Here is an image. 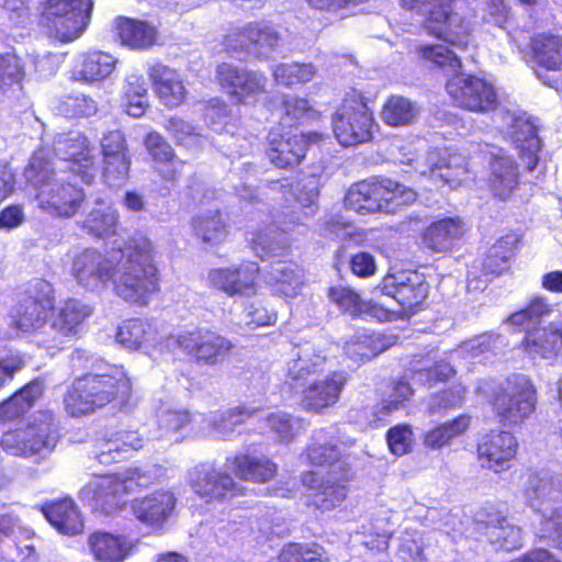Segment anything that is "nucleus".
Returning a JSON list of instances; mask_svg holds the SVG:
<instances>
[{
  "instance_id": "1",
  "label": "nucleus",
  "mask_w": 562,
  "mask_h": 562,
  "mask_svg": "<svg viewBox=\"0 0 562 562\" xmlns=\"http://www.w3.org/2000/svg\"><path fill=\"white\" fill-rule=\"evenodd\" d=\"M71 274L78 285L100 293L110 286L123 301L145 306L160 289V273L151 240L136 233L123 246L104 254L85 249L72 260Z\"/></svg>"
},
{
  "instance_id": "2",
  "label": "nucleus",
  "mask_w": 562,
  "mask_h": 562,
  "mask_svg": "<svg viewBox=\"0 0 562 562\" xmlns=\"http://www.w3.org/2000/svg\"><path fill=\"white\" fill-rule=\"evenodd\" d=\"M415 52L419 60L438 66L447 72H458L461 68L460 57L445 44H418ZM446 89L454 103L464 110L487 113L497 106L495 88L480 77L456 74L447 81Z\"/></svg>"
},
{
  "instance_id": "3",
  "label": "nucleus",
  "mask_w": 562,
  "mask_h": 562,
  "mask_svg": "<svg viewBox=\"0 0 562 562\" xmlns=\"http://www.w3.org/2000/svg\"><path fill=\"white\" fill-rule=\"evenodd\" d=\"M24 177L35 192L38 207L50 215L72 217L85 201L83 191L68 180L65 170L53 166L43 149L33 154Z\"/></svg>"
},
{
  "instance_id": "4",
  "label": "nucleus",
  "mask_w": 562,
  "mask_h": 562,
  "mask_svg": "<svg viewBox=\"0 0 562 562\" xmlns=\"http://www.w3.org/2000/svg\"><path fill=\"white\" fill-rule=\"evenodd\" d=\"M132 383L122 370L113 374H87L77 379L64 403L71 416H81L116 402L124 405L131 395Z\"/></svg>"
},
{
  "instance_id": "5",
  "label": "nucleus",
  "mask_w": 562,
  "mask_h": 562,
  "mask_svg": "<svg viewBox=\"0 0 562 562\" xmlns=\"http://www.w3.org/2000/svg\"><path fill=\"white\" fill-rule=\"evenodd\" d=\"M159 469L130 468L122 472L97 477L81 490V498L92 508L110 515L126 503V496L154 481Z\"/></svg>"
},
{
  "instance_id": "6",
  "label": "nucleus",
  "mask_w": 562,
  "mask_h": 562,
  "mask_svg": "<svg viewBox=\"0 0 562 562\" xmlns=\"http://www.w3.org/2000/svg\"><path fill=\"white\" fill-rule=\"evenodd\" d=\"M525 496L540 516L538 536L557 542L562 549V475L530 476Z\"/></svg>"
},
{
  "instance_id": "7",
  "label": "nucleus",
  "mask_w": 562,
  "mask_h": 562,
  "mask_svg": "<svg viewBox=\"0 0 562 562\" xmlns=\"http://www.w3.org/2000/svg\"><path fill=\"white\" fill-rule=\"evenodd\" d=\"M537 387L529 375L513 373L502 381L494 392L491 404L504 426L525 423L536 411Z\"/></svg>"
},
{
  "instance_id": "8",
  "label": "nucleus",
  "mask_w": 562,
  "mask_h": 562,
  "mask_svg": "<svg viewBox=\"0 0 562 562\" xmlns=\"http://www.w3.org/2000/svg\"><path fill=\"white\" fill-rule=\"evenodd\" d=\"M58 438L53 413L37 412L26 427L3 434L1 447L12 456L26 458L52 452Z\"/></svg>"
},
{
  "instance_id": "9",
  "label": "nucleus",
  "mask_w": 562,
  "mask_h": 562,
  "mask_svg": "<svg viewBox=\"0 0 562 562\" xmlns=\"http://www.w3.org/2000/svg\"><path fill=\"white\" fill-rule=\"evenodd\" d=\"M92 8V0H46L41 22L49 36L69 43L86 31Z\"/></svg>"
},
{
  "instance_id": "10",
  "label": "nucleus",
  "mask_w": 562,
  "mask_h": 562,
  "mask_svg": "<svg viewBox=\"0 0 562 562\" xmlns=\"http://www.w3.org/2000/svg\"><path fill=\"white\" fill-rule=\"evenodd\" d=\"M404 2L408 4L406 0ZM461 2L462 0H412L409 7L419 9L428 15L426 27L429 33L458 48H463L468 45L472 24L454 11Z\"/></svg>"
},
{
  "instance_id": "11",
  "label": "nucleus",
  "mask_w": 562,
  "mask_h": 562,
  "mask_svg": "<svg viewBox=\"0 0 562 562\" xmlns=\"http://www.w3.org/2000/svg\"><path fill=\"white\" fill-rule=\"evenodd\" d=\"M333 125L342 146H353L371 139L373 116L361 94L352 91L346 95L334 116Z\"/></svg>"
},
{
  "instance_id": "12",
  "label": "nucleus",
  "mask_w": 562,
  "mask_h": 562,
  "mask_svg": "<svg viewBox=\"0 0 562 562\" xmlns=\"http://www.w3.org/2000/svg\"><path fill=\"white\" fill-rule=\"evenodd\" d=\"M166 347L171 350L178 347L196 361L214 366L224 360L234 345L228 338L215 331L198 329L167 337Z\"/></svg>"
},
{
  "instance_id": "13",
  "label": "nucleus",
  "mask_w": 562,
  "mask_h": 562,
  "mask_svg": "<svg viewBox=\"0 0 562 562\" xmlns=\"http://www.w3.org/2000/svg\"><path fill=\"white\" fill-rule=\"evenodd\" d=\"M188 484L206 503H221L239 492L232 475L212 462H201L188 471Z\"/></svg>"
},
{
  "instance_id": "14",
  "label": "nucleus",
  "mask_w": 562,
  "mask_h": 562,
  "mask_svg": "<svg viewBox=\"0 0 562 562\" xmlns=\"http://www.w3.org/2000/svg\"><path fill=\"white\" fill-rule=\"evenodd\" d=\"M54 151L61 160L69 164L70 172L83 182L91 183L97 175L94 148L86 136L72 132L60 134L54 140Z\"/></svg>"
},
{
  "instance_id": "15",
  "label": "nucleus",
  "mask_w": 562,
  "mask_h": 562,
  "mask_svg": "<svg viewBox=\"0 0 562 562\" xmlns=\"http://www.w3.org/2000/svg\"><path fill=\"white\" fill-rule=\"evenodd\" d=\"M317 133H281L280 128H273L268 134L267 154L270 161L279 168L299 165L305 157L307 146L318 142Z\"/></svg>"
},
{
  "instance_id": "16",
  "label": "nucleus",
  "mask_w": 562,
  "mask_h": 562,
  "mask_svg": "<svg viewBox=\"0 0 562 562\" xmlns=\"http://www.w3.org/2000/svg\"><path fill=\"white\" fill-rule=\"evenodd\" d=\"M92 311L90 305L79 300L70 299L66 301L53 314L50 324L52 339L43 342L48 348H61L65 342L79 337Z\"/></svg>"
},
{
  "instance_id": "17",
  "label": "nucleus",
  "mask_w": 562,
  "mask_h": 562,
  "mask_svg": "<svg viewBox=\"0 0 562 562\" xmlns=\"http://www.w3.org/2000/svg\"><path fill=\"white\" fill-rule=\"evenodd\" d=\"M258 273L259 267L256 262H246L238 267L214 268L207 273V282L228 296H250L257 293Z\"/></svg>"
},
{
  "instance_id": "18",
  "label": "nucleus",
  "mask_w": 562,
  "mask_h": 562,
  "mask_svg": "<svg viewBox=\"0 0 562 562\" xmlns=\"http://www.w3.org/2000/svg\"><path fill=\"white\" fill-rule=\"evenodd\" d=\"M382 291L393 297L404 310L413 311L424 302L428 294V284L424 274L405 270L387 274L383 281Z\"/></svg>"
},
{
  "instance_id": "19",
  "label": "nucleus",
  "mask_w": 562,
  "mask_h": 562,
  "mask_svg": "<svg viewBox=\"0 0 562 562\" xmlns=\"http://www.w3.org/2000/svg\"><path fill=\"white\" fill-rule=\"evenodd\" d=\"M516 437L505 430H492L480 439L477 456L483 468L499 473L509 468V462L517 453Z\"/></svg>"
},
{
  "instance_id": "20",
  "label": "nucleus",
  "mask_w": 562,
  "mask_h": 562,
  "mask_svg": "<svg viewBox=\"0 0 562 562\" xmlns=\"http://www.w3.org/2000/svg\"><path fill=\"white\" fill-rule=\"evenodd\" d=\"M349 480V472L335 473L334 470H330L321 481L314 472H306L302 476L303 485L312 491L313 505L322 510H331L346 499Z\"/></svg>"
},
{
  "instance_id": "21",
  "label": "nucleus",
  "mask_w": 562,
  "mask_h": 562,
  "mask_svg": "<svg viewBox=\"0 0 562 562\" xmlns=\"http://www.w3.org/2000/svg\"><path fill=\"white\" fill-rule=\"evenodd\" d=\"M216 76L221 86L238 102L256 100L258 95L266 92L267 77L261 72L223 63L217 67Z\"/></svg>"
},
{
  "instance_id": "22",
  "label": "nucleus",
  "mask_w": 562,
  "mask_h": 562,
  "mask_svg": "<svg viewBox=\"0 0 562 562\" xmlns=\"http://www.w3.org/2000/svg\"><path fill=\"white\" fill-rule=\"evenodd\" d=\"M299 224H301L300 216L289 212L283 215V218L276 220L273 225L260 226L248 232L247 240L260 258L278 255L286 246V240L279 232L283 234L292 232Z\"/></svg>"
},
{
  "instance_id": "23",
  "label": "nucleus",
  "mask_w": 562,
  "mask_h": 562,
  "mask_svg": "<svg viewBox=\"0 0 562 562\" xmlns=\"http://www.w3.org/2000/svg\"><path fill=\"white\" fill-rule=\"evenodd\" d=\"M165 335L158 331L157 325L145 319H130L117 329L116 340L128 349H144L146 353L153 350L169 351L166 347Z\"/></svg>"
},
{
  "instance_id": "24",
  "label": "nucleus",
  "mask_w": 562,
  "mask_h": 562,
  "mask_svg": "<svg viewBox=\"0 0 562 562\" xmlns=\"http://www.w3.org/2000/svg\"><path fill=\"white\" fill-rule=\"evenodd\" d=\"M347 380L346 373L334 371L323 379H313L307 382L301 400L302 407L310 412L319 413L333 406L339 400Z\"/></svg>"
},
{
  "instance_id": "25",
  "label": "nucleus",
  "mask_w": 562,
  "mask_h": 562,
  "mask_svg": "<svg viewBox=\"0 0 562 562\" xmlns=\"http://www.w3.org/2000/svg\"><path fill=\"white\" fill-rule=\"evenodd\" d=\"M481 151L490 159L491 190L502 200L509 198L518 186L517 165L502 148L494 145L486 143Z\"/></svg>"
},
{
  "instance_id": "26",
  "label": "nucleus",
  "mask_w": 562,
  "mask_h": 562,
  "mask_svg": "<svg viewBox=\"0 0 562 562\" xmlns=\"http://www.w3.org/2000/svg\"><path fill=\"white\" fill-rule=\"evenodd\" d=\"M416 169L422 175H429L451 186L461 183L469 172L467 159L460 154H451L448 150L428 153L425 164L417 161Z\"/></svg>"
},
{
  "instance_id": "27",
  "label": "nucleus",
  "mask_w": 562,
  "mask_h": 562,
  "mask_svg": "<svg viewBox=\"0 0 562 562\" xmlns=\"http://www.w3.org/2000/svg\"><path fill=\"white\" fill-rule=\"evenodd\" d=\"M177 499L170 491H156L145 497L135 498L132 504V513L135 518L145 526L160 529L171 516Z\"/></svg>"
},
{
  "instance_id": "28",
  "label": "nucleus",
  "mask_w": 562,
  "mask_h": 562,
  "mask_svg": "<svg viewBox=\"0 0 562 562\" xmlns=\"http://www.w3.org/2000/svg\"><path fill=\"white\" fill-rule=\"evenodd\" d=\"M33 531L21 525L13 515L0 516V542L8 548L5 559L11 562H32L34 546L29 543Z\"/></svg>"
},
{
  "instance_id": "29",
  "label": "nucleus",
  "mask_w": 562,
  "mask_h": 562,
  "mask_svg": "<svg viewBox=\"0 0 562 562\" xmlns=\"http://www.w3.org/2000/svg\"><path fill=\"white\" fill-rule=\"evenodd\" d=\"M326 356L311 344L297 346L286 362V382L292 386H304L313 375L324 370Z\"/></svg>"
},
{
  "instance_id": "30",
  "label": "nucleus",
  "mask_w": 562,
  "mask_h": 562,
  "mask_svg": "<svg viewBox=\"0 0 562 562\" xmlns=\"http://www.w3.org/2000/svg\"><path fill=\"white\" fill-rule=\"evenodd\" d=\"M147 75L162 104L176 108L184 102L188 91L183 77L178 70L161 63H155L148 67Z\"/></svg>"
},
{
  "instance_id": "31",
  "label": "nucleus",
  "mask_w": 562,
  "mask_h": 562,
  "mask_svg": "<svg viewBox=\"0 0 562 562\" xmlns=\"http://www.w3.org/2000/svg\"><path fill=\"white\" fill-rule=\"evenodd\" d=\"M504 123L507 125L506 134L522 155L528 158L527 165L531 170L537 166V153L540 149V139L537 135L535 124L525 114L505 113Z\"/></svg>"
},
{
  "instance_id": "32",
  "label": "nucleus",
  "mask_w": 562,
  "mask_h": 562,
  "mask_svg": "<svg viewBox=\"0 0 562 562\" xmlns=\"http://www.w3.org/2000/svg\"><path fill=\"white\" fill-rule=\"evenodd\" d=\"M117 60L110 54L92 50L78 55L70 70L72 81L94 83L110 77Z\"/></svg>"
},
{
  "instance_id": "33",
  "label": "nucleus",
  "mask_w": 562,
  "mask_h": 562,
  "mask_svg": "<svg viewBox=\"0 0 562 562\" xmlns=\"http://www.w3.org/2000/svg\"><path fill=\"white\" fill-rule=\"evenodd\" d=\"M225 465L236 477L251 482H267L276 476L278 470L277 464L266 456L244 452L227 457Z\"/></svg>"
},
{
  "instance_id": "34",
  "label": "nucleus",
  "mask_w": 562,
  "mask_h": 562,
  "mask_svg": "<svg viewBox=\"0 0 562 562\" xmlns=\"http://www.w3.org/2000/svg\"><path fill=\"white\" fill-rule=\"evenodd\" d=\"M464 232V223L459 216L446 217L431 223L425 229L423 239L431 250L443 252L451 249Z\"/></svg>"
},
{
  "instance_id": "35",
  "label": "nucleus",
  "mask_w": 562,
  "mask_h": 562,
  "mask_svg": "<svg viewBox=\"0 0 562 562\" xmlns=\"http://www.w3.org/2000/svg\"><path fill=\"white\" fill-rule=\"evenodd\" d=\"M88 546L94 559L100 562H121L132 550V542L124 536L103 531L93 532Z\"/></svg>"
},
{
  "instance_id": "36",
  "label": "nucleus",
  "mask_w": 562,
  "mask_h": 562,
  "mask_svg": "<svg viewBox=\"0 0 562 562\" xmlns=\"http://www.w3.org/2000/svg\"><path fill=\"white\" fill-rule=\"evenodd\" d=\"M42 512L46 519L60 533L78 535L83 529L81 515L70 498H64L43 506Z\"/></svg>"
},
{
  "instance_id": "37",
  "label": "nucleus",
  "mask_w": 562,
  "mask_h": 562,
  "mask_svg": "<svg viewBox=\"0 0 562 562\" xmlns=\"http://www.w3.org/2000/svg\"><path fill=\"white\" fill-rule=\"evenodd\" d=\"M266 280L276 293L293 297L303 286V272L292 261H277L271 265Z\"/></svg>"
},
{
  "instance_id": "38",
  "label": "nucleus",
  "mask_w": 562,
  "mask_h": 562,
  "mask_svg": "<svg viewBox=\"0 0 562 562\" xmlns=\"http://www.w3.org/2000/svg\"><path fill=\"white\" fill-rule=\"evenodd\" d=\"M144 439L137 431L121 430L112 435L102 446L97 458L102 464L119 462L133 451L143 448Z\"/></svg>"
},
{
  "instance_id": "39",
  "label": "nucleus",
  "mask_w": 562,
  "mask_h": 562,
  "mask_svg": "<svg viewBox=\"0 0 562 562\" xmlns=\"http://www.w3.org/2000/svg\"><path fill=\"white\" fill-rule=\"evenodd\" d=\"M394 344L393 337L380 333L363 331L346 342L347 356L356 362H363L385 351Z\"/></svg>"
},
{
  "instance_id": "40",
  "label": "nucleus",
  "mask_w": 562,
  "mask_h": 562,
  "mask_svg": "<svg viewBox=\"0 0 562 562\" xmlns=\"http://www.w3.org/2000/svg\"><path fill=\"white\" fill-rule=\"evenodd\" d=\"M52 308L53 300L49 296H44L41 300L26 297L16 307L13 323L22 331L36 330L45 324L47 313Z\"/></svg>"
},
{
  "instance_id": "41",
  "label": "nucleus",
  "mask_w": 562,
  "mask_h": 562,
  "mask_svg": "<svg viewBox=\"0 0 562 562\" xmlns=\"http://www.w3.org/2000/svg\"><path fill=\"white\" fill-rule=\"evenodd\" d=\"M194 235L204 244L215 246L222 244L227 235L228 228L220 211H204L192 218L191 222Z\"/></svg>"
},
{
  "instance_id": "42",
  "label": "nucleus",
  "mask_w": 562,
  "mask_h": 562,
  "mask_svg": "<svg viewBox=\"0 0 562 562\" xmlns=\"http://www.w3.org/2000/svg\"><path fill=\"white\" fill-rule=\"evenodd\" d=\"M380 204L378 212L395 213L401 206L409 205L416 201V192L406 186L391 179L376 180Z\"/></svg>"
},
{
  "instance_id": "43",
  "label": "nucleus",
  "mask_w": 562,
  "mask_h": 562,
  "mask_svg": "<svg viewBox=\"0 0 562 562\" xmlns=\"http://www.w3.org/2000/svg\"><path fill=\"white\" fill-rule=\"evenodd\" d=\"M313 440L306 449L307 460L312 465L328 467L335 473L350 472L348 463L342 460L340 449L335 445L323 442V430L315 432Z\"/></svg>"
},
{
  "instance_id": "44",
  "label": "nucleus",
  "mask_w": 562,
  "mask_h": 562,
  "mask_svg": "<svg viewBox=\"0 0 562 562\" xmlns=\"http://www.w3.org/2000/svg\"><path fill=\"white\" fill-rule=\"evenodd\" d=\"M487 540L498 549L513 551L522 547V531L506 517H492L485 526Z\"/></svg>"
},
{
  "instance_id": "45",
  "label": "nucleus",
  "mask_w": 562,
  "mask_h": 562,
  "mask_svg": "<svg viewBox=\"0 0 562 562\" xmlns=\"http://www.w3.org/2000/svg\"><path fill=\"white\" fill-rule=\"evenodd\" d=\"M525 350L532 357L551 358L561 349L559 342L558 324L548 327L535 328L528 331L524 340Z\"/></svg>"
},
{
  "instance_id": "46",
  "label": "nucleus",
  "mask_w": 562,
  "mask_h": 562,
  "mask_svg": "<svg viewBox=\"0 0 562 562\" xmlns=\"http://www.w3.org/2000/svg\"><path fill=\"white\" fill-rule=\"evenodd\" d=\"M531 49L537 65L549 69H562V38L557 35L540 34L531 40Z\"/></svg>"
},
{
  "instance_id": "47",
  "label": "nucleus",
  "mask_w": 562,
  "mask_h": 562,
  "mask_svg": "<svg viewBox=\"0 0 562 562\" xmlns=\"http://www.w3.org/2000/svg\"><path fill=\"white\" fill-rule=\"evenodd\" d=\"M116 29L122 44L131 48H147L156 38L155 27L142 21L120 19Z\"/></svg>"
},
{
  "instance_id": "48",
  "label": "nucleus",
  "mask_w": 562,
  "mask_h": 562,
  "mask_svg": "<svg viewBox=\"0 0 562 562\" xmlns=\"http://www.w3.org/2000/svg\"><path fill=\"white\" fill-rule=\"evenodd\" d=\"M41 381H32L22 390L13 394L9 400L0 404V422H7L19 417L26 412L43 393Z\"/></svg>"
},
{
  "instance_id": "49",
  "label": "nucleus",
  "mask_w": 562,
  "mask_h": 562,
  "mask_svg": "<svg viewBox=\"0 0 562 562\" xmlns=\"http://www.w3.org/2000/svg\"><path fill=\"white\" fill-rule=\"evenodd\" d=\"M145 146L154 160L164 164L160 173L168 180L176 179L177 172L183 167V162L175 159L171 146L156 132H151L145 139Z\"/></svg>"
},
{
  "instance_id": "50",
  "label": "nucleus",
  "mask_w": 562,
  "mask_h": 562,
  "mask_svg": "<svg viewBox=\"0 0 562 562\" xmlns=\"http://www.w3.org/2000/svg\"><path fill=\"white\" fill-rule=\"evenodd\" d=\"M376 199H379L376 180H363L349 188L345 196V205L357 213H374L380 206Z\"/></svg>"
},
{
  "instance_id": "51",
  "label": "nucleus",
  "mask_w": 562,
  "mask_h": 562,
  "mask_svg": "<svg viewBox=\"0 0 562 562\" xmlns=\"http://www.w3.org/2000/svg\"><path fill=\"white\" fill-rule=\"evenodd\" d=\"M519 244L516 234H508L497 240L482 261L485 274H499L507 268L508 260L514 256Z\"/></svg>"
},
{
  "instance_id": "52",
  "label": "nucleus",
  "mask_w": 562,
  "mask_h": 562,
  "mask_svg": "<svg viewBox=\"0 0 562 562\" xmlns=\"http://www.w3.org/2000/svg\"><path fill=\"white\" fill-rule=\"evenodd\" d=\"M119 217V213L113 206L100 203L87 215L82 228L99 238L111 236L116 232Z\"/></svg>"
},
{
  "instance_id": "53",
  "label": "nucleus",
  "mask_w": 562,
  "mask_h": 562,
  "mask_svg": "<svg viewBox=\"0 0 562 562\" xmlns=\"http://www.w3.org/2000/svg\"><path fill=\"white\" fill-rule=\"evenodd\" d=\"M274 81L285 87H294L312 81L317 70L311 63H281L271 68Z\"/></svg>"
},
{
  "instance_id": "54",
  "label": "nucleus",
  "mask_w": 562,
  "mask_h": 562,
  "mask_svg": "<svg viewBox=\"0 0 562 562\" xmlns=\"http://www.w3.org/2000/svg\"><path fill=\"white\" fill-rule=\"evenodd\" d=\"M256 408L247 406H237L225 412L212 413L207 417V422L212 430L221 436H229L237 425L245 422L246 418L252 416Z\"/></svg>"
},
{
  "instance_id": "55",
  "label": "nucleus",
  "mask_w": 562,
  "mask_h": 562,
  "mask_svg": "<svg viewBox=\"0 0 562 562\" xmlns=\"http://www.w3.org/2000/svg\"><path fill=\"white\" fill-rule=\"evenodd\" d=\"M418 109L411 100L393 95L384 104L382 110L383 121L391 126L407 125L413 122Z\"/></svg>"
},
{
  "instance_id": "56",
  "label": "nucleus",
  "mask_w": 562,
  "mask_h": 562,
  "mask_svg": "<svg viewBox=\"0 0 562 562\" xmlns=\"http://www.w3.org/2000/svg\"><path fill=\"white\" fill-rule=\"evenodd\" d=\"M281 111L280 125L288 127L302 124L316 113L308 100L294 95H283Z\"/></svg>"
},
{
  "instance_id": "57",
  "label": "nucleus",
  "mask_w": 562,
  "mask_h": 562,
  "mask_svg": "<svg viewBox=\"0 0 562 562\" xmlns=\"http://www.w3.org/2000/svg\"><path fill=\"white\" fill-rule=\"evenodd\" d=\"M361 533L364 536L362 543L370 550L384 551L389 547V540L393 530L387 517H375L368 526L363 525Z\"/></svg>"
},
{
  "instance_id": "58",
  "label": "nucleus",
  "mask_w": 562,
  "mask_h": 562,
  "mask_svg": "<svg viewBox=\"0 0 562 562\" xmlns=\"http://www.w3.org/2000/svg\"><path fill=\"white\" fill-rule=\"evenodd\" d=\"M273 190L282 192L286 201H297L303 207H312L318 195L313 179L304 184L300 182L294 184L290 179H283L273 183Z\"/></svg>"
},
{
  "instance_id": "59",
  "label": "nucleus",
  "mask_w": 562,
  "mask_h": 562,
  "mask_svg": "<svg viewBox=\"0 0 562 562\" xmlns=\"http://www.w3.org/2000/svg\"><path fill=\"white\" fill-rule=\"evenodd\" d=\"M276 321V311L269 308L261 299L248 302L240 314V323L251 329L273 325Z\"/></svg>"
},
{
  "instance_id": "60",
  "label": "nucleus",
  "mask_w": 562,
  "mask_h": 562,
  "mask_svg": "<svg viewBox=\"0 0 562 562\" xmlns=\"http://www.w3.org/2000/svg\"><path fill=\"white\" fill-rule=\"evenodd\" d=\"M280 562H329V557L315 543H289L281 551Z\"/></svg>"
},
{
  "instance_id": "61",
  "label": "nucleus",
  "mask_w": 562,
  "mask_h": 562,
  "mask_svg": "<svg viewBox=\"0 0 562 562\" xmlns=\"http://www.w3.org/2000/svg\"><path fill=\"white\" fill-rule=\"evenodd\" d=\"M501 340V336H479L472 340L463 342L458 349L453 351L452 357H467L469 359H476L487 352L494 353L496 349H498V342L502 344Z\"/></svg>"
},
{
  "instance_id": "62",
  "label": "nucleus",
  "mask_w": 562,
  "mask_h": 562,
  "mask_svg": "<svg viewBox=\"0 0 562 562\" xmlns=\"http://www.w3.org/2000/svg\"><path fill=\"white\" fill-rule=\"evenodd\" d=\"M246 31L245 36L250 45H255L260 49L273 50L278 47L281 40L279 33L265 22L249 23L246 25Z\"/></svg>"
},
{
  "instance_id": "63",
  "label": "nucleus",
  "mask_w": 562,
  "mask_h": 562,
  "mask_svg": "<svg viewBox=\"0 0 562 562\" xmlns=\"http://www.w3.org/2000/svg\"><path fill=\"white\" fill-rule=\"evenodd\" d=\"M328 296L338 307L352 315L368 311V304L350 288L342 285L331 286Z\"/></svg>"
},
{
  "instance_id": "64",
  "label": "nucleus",
  "mask_w": 562,
  "mask_h": 562,
  "mask_svg": "<svg viewBox=\"0 0 562 562\" xmlns=\"http://www.w3.org/2000/svg\"><path fill=\"white\" fill-rule=\"evenodd\" d=\"M270 430L278 437L280 441H290L302 428L301 420L293 418L291 415L278 412L272 413L266 418Z\"/></svg>"
}]
</instances>
